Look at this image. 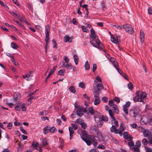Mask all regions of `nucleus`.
I'll use <instances>...</instances> for the list:
<instances>
[{
	"instance_id": "1a4fd4ad",
	"label": "nucleus",
	"mask_w": 152,
	"mask_h": 152,
	"mask_svg": "<svg viewBox=\"0 0 152 152\" xmlns=\"http://www.w3.org/2000/svg\"><path fill=\"white\" fill-rule=\"evenodd\" d=\"M93 99H95L94 104L95 105H98L101 102L100 99L98 96H94Z\"/></svg>"
},
{
	"instance_id": "13d9d810",
	"label": "nucleus",
	"mask_w": 152,
	"mask_h": 152,
	"mask_svg": "<svg viewBox=\"0 0 152 152\" xmlns=\"http://www.w3.org/2000/svg\"><path fill=\"white\" fill-rule=\"evenodd\" d=\"M130 126L131 127L134 129H136L137 127V125L135 123H134L132 124H131L130 125Z\"/></svg>"
},
{
	"instance_id": "7c9ffc66",
	"label": "nucleus",
	"mask_w": 152,
	"mask_h": 152,
	"mask_svg": "<svg viewBox=\"0 0 152 152\" xmlns=\"http://www.w3.org/2000/svg\"><path fill=\"white\" fill-rule=\"evenodd\" d=\"M111 41L113 42L115 44H117L118 42V38L117 37V39H116L114 37H112Z\"/></svg>"
},
{
	"instance_id": "de8ad7c7",
	"label": "nucleus",
	"mask_w": 152,
	"mask_h": 152,
	"mask_svg": "<svg viewBox=\"0 0 152 152\" xmlns=\"http://www.w3.org/2000/svg\"><path fill=\"white\" fill-rule=\"evenodd\" d=\"M102 100L103 102H107L108 101V99L107 97L104 96L102 98Z\"/></svg>"
},
{
	"instance_id": "4c0bfd02",
	"label": "nucleus",
	"mask_w": 152,
	"mask_h": 152,
	"mask_svg": "<svg viewBox=\"0 0 152 152\" xmlns=\"http://www.w3.org/2000/svg\"><path fill=\"white\" fill-rule=\"evenodd\" d=\"M77 122L80 125H82L84 122L83 120L81 118H79L77 120Z\"/></svg>"
},
{
	"instance_id": "6ab92c4d",
	"label": "nucleus",
	"mask_w": 152,
	"mask_h": 152,
	"mask_svg": "<svg viewBox=\"0 0 152 152\" xmlns=\"http://www.w3.org/2000/svg\"><path fill=\"white\" fill-rule=\"evenodd\" d=\"M64 41L65 42H71L72 39H70L69 36L66 35L64 37Z\"/></svg>"
},
{
	"instance_id": "774afa93",
	"label": "nucleus",
	"mask_w": 152,
	"mask_h": 152,
	"mask_svg": "<svg viewBox=\"0 0 152 152\" xmlns=\"http://www.w3.org/2000/svg\"><path fill=\"white\" fill-rule=\"evenodd\" d=\"M146 152H152V149L151 148H146Z\"/></svg>"
},
{
	"instance_id": "bb28decb",
	"label": "nucleus",
	"mask_w": 152,
	"mask_h": 152,
	"mask_svg": "<svg viewBox=\"0 0 152 152\" xmlns=\"http://www.w3.org/2000/svg\"><path fill=\"white\" fill-rule=\"evenodd\" d=\"M96 87L97 88L100 89L101 90L104 88L103 84L102 83H99L97 84Z\"/></svg>"
},
{
	"instance_id": "39448f33",
	"label": "nucleus",
	"mask_w": 152,
	"mask_h": 152,
	"mask_svg": "<svg viewBox=\"0 0 152 152\" xmlns=\"http://www.w3.org/2000/svg\"><path fill=\"white\" fill-rule=\"evenodd\" d=\"M94 117L95 122L97 123V127H101L103 123V122L101 121L100 117L98 116H94Z\"/></svg>"
},
{
	"instance_id": "f704fd0d",
	"label": "nucleus",
	"mask_w": 152,
	"mask_h": 152,
	"mask_svg": "<svg viewBox=\"0 0 152 152\" xmlns=\"http://www.w3.org/2000/svg\"><path fill=\"white\" fill-rule=\"evenodd\" d=\"M31 145L33 148H37L39 145L38 143L37 142H34L31 143Z\"/></svg>"
},
{
	"instance_id": "69168bd1",
	"label": "nucleus",
	"mask_w": 152,
	"mask_h": 152,
	"mask_svg": "<svg viewBox=\"0 0 152 152\" xmlns=\"http://www.w3.org/2000/svg\"><path fill=\"white\" fill-rule=\"evenodd\" d=\"M12 124L11 123H9L7 125V127L9 129H10L12 126Z\"/></svg>"
},
{
	"instance_id": "ddd939ff",
	"label": "nucleus",
	"mask_w": 152,
	"mask_h": 152,
	"mask_svg": "<svg viewBox=\"0 0 152 152\" xmlns=\"http://www.w3.org/2000/svg\"><path fill=\"white\" fill-rule=\"evenodd\" d=\"M145 34L142 30L140 31V39L141 42L143 43L144 41Z\"/></svg>"
},
{
	"instance_id": "6e6d98bb",
	"label": "nucleus",
	"mask_w": 152,
	"mask_h": 152,
	"mask_svg": "<svg viewBox=\"0 0 152 152\" xmlns=\"http://www.w3.org/2000/svg\"><path fill=\"white\" fill-rule=\"evenodd\" d=\"M97 69V66L96 64H93V69H92V71L93 72H94Z\"/></svg>"
},
{
	"instance_id": "a878e982",
	"label": "nucleus",
	"mask_w": 152,
	"mask_h": 152,
	"mask_svg": "<svg viewBox=\"0 0 152 152\" xmlns=\"http://www.w3.org/2000/svg\"><path fill=\"white\" fill-rule=\"evenodd\" d=\"M65 72V69H61L58 72V74L59 75L63 76L64 75V73Z\"/></svg>"
},
{
	"instance_id": "7ed1b4c3",
	"label": "nucleus",
	"mask_w": 152,
	"mask_h": 152,
	"mask_svg": "<svg viewBox=\"0 0 152 152\" xmlns=\"http://www.w3.org/2000/svg\"><path fill=\"white\" fill-rule=\"evenodd\" d=\"M141 145L140 142L138 140L137 141L135 145L134 146L133 148H131V150L134 151L135 152H140L139 148Z\"/></svg>"
},
{
	"instance_id": "393cba45",
	"label": "nucleus",
	"mask_w": 152,
	"mask_h": 152,
	"mask_svg": "<svg viewBox=\"0 0 152 152\" xmlns=\"http://www.w3.org/2000/svg\"><path fill=\"white\" fill-rule=\"evenodd\" d=\"M117 106L116 105H115L112 108V110H113L114 111V112H115L116 113L118 114L119 113V111L117 109Z\"/></svg>"
},
{
	"instance_id": "e2e57ef3",
	"label": "nucleus",
	"mask_w": 152,
	"mask_h": 152,
	"mask_svg": "<svg viewBox=\"0 0 152 152\" xmlns=\"http://www.w3.org/2000/svg\"><path fill=\"white\" fill-rule=\"evenodd\" d=\"M81 125V127L84 129H85L87 127L86 124L84 123V122H83V124H82V125Z\"/></svg>"
},
{
	"instance_id": "4468645a",
	"label": "nucleus",
	"mask_w": 152,
	"mask_h": 152,
	"mask_svg": "<svg viewBox=\"0 0 152 152\" xmlns=\"http://www.w3.org/2000/svg\"><path fill=\"white\" fill-rule=\"evenodd\" d=\"M81 138H82V139L86 143V144L88 145H90L91 144V141L88 139L86 138L83 137L82 136L81 137Z\"/></svg>"
},
{
	"instance_id": "423d86ee",
	"label": "nucleus",
	"mask_w": 152,
	"mask_h": 152,
	"mask_svg": "<svg viewBox=\"0 0 152 152\" xmlns=\"http://www.w3.org/2000/svg\"><path fill=\"white\" fill-rule=\"evenodd\" d=\"M142 132L143 136L145 137H150V136H151L152 135L151 132L148 130H147L145 129H143Z\"/></svg>"
},
{
	"instance_id": "49530a36",
	"label": "nucleus",
	"mask_w": 152,
	"mask_h": 152,
	"mask_svg": "<svg viewBox=\"0 0 152 152\" xmlns=\"http://www.w3.org/2000/svg\"><path fill=\"white\" fill-rule=\"evenodd\" d=\"M20 129L21 132L23 133L24 134H26V131L23 129V127L22 126H20Z\"/></svg>"
},
{
	"instance_id": "864d4df0",
	"label": "nucleus",
	"mask_w": 152,
	"mask_h": 152,
	"mask_svg": "<svg viewBox=\"0 0 152 152\" xmlns=\"http://www.w3.org/2000/svg\"><path fill=\"white\" fill-rule=\"evenodd\" d=\"M128 88L131 90H132L133 88V85L132 83H129L128 85Z\"/></svg>"
},
{
	"instance_id": "c756f323",
	"label": "nucleus",
	"mask_w": 152,
	"mask_h": 152,
	"mask_svg": "<svg viewBox=\"0 0 152 152\" xmlns=\"http://www.w3.org/2000/svg\"><path fill=\"white\" fill-rule=\"evenodd\" d=\"M70 91L73 93H75L76 92L75 88L73 86H71L69 88Z\"/></svg>"
},
{
	"instance_id": "09e8293b",
	"label": "nucleus",
	"mask_w": 152,
	"mask_h": 152,
	"mask_svg": "<svg viewBox=\"0 0 152 152\" xmlns=\"http://www.w3.org/2000/svg\"><path fill=\"white\" fill-rule=\"evenodd\" d=\"M52 42L54 44V45L53 46V48H57V44L56 43V41L55 40L53 39L52 40Z\"/></svg>"
},
{
	"instance_id": "4be33fe9",
	"label": "nucleus",
	"mask_w": 152,
	"mask_h": 152,
	"mask_svg": "<svg viewBox=\"0 0 152 152\" xmlns=\"http://www.w3.org/2000/svg\"><path fill=\"white\" fill-rule=\"evenodd\" d=\"M50 127H45L43 130V133L45 134H47L48 132H50Z\"/></svg>"
},
{
	"instance_id": "c03bdc74",
	"label": "nucleus",
	"mask_w": 152,
	"mask_h": 152,
	"mask_svg": "<svg viewBox=\"0 0 152 152\" xmlns=\"http://www.w3.org/2000/svg\"><path fill=\"white\" fill-rule=\"evenodd\" d=\"M101 4L102 7V10H105L106 9V7H105L104 2L103 1H102Z\"/></svg>"
},
{
	"instance_id": "bf43d9fd",
	"label": "nucleus",
	"mask_w": 152,
	"mask_h": 152,
	"mask_svg": "<svg viewBox=\"0 0 152 152\" xmlns=\"http://www.w3.org/2000/svg\"><path fill=\"white\" fill-rule=\"evenodd\" d=\"M79 87L82 88H84L85 86L84 83L82 82L80 83L79 84Z\"/></svg>"
},
{
	"instance_id": "412c9836",
	"label": "nucleus",
	"mask_w": 152,
	"mask_h": 152,
	"mask_svg": "<svg viewBox=\"0 0 152 152\" xmlns=\"http://www.w3.org/2000/svg\"><path fill=\"white\" fill-rule=\"evenodd\" d=\"M85 69L86 70H89L90 69V65L88 61H86L84 65Z\"/></svg>"
},
{
	"instance_id": "a19ab883",
	"label": "nucleus",
	"mask_w": 152,
	"mask_h": 152,
	"mask_svg": "<svg viewBox=\"0 0 152 152\" xmlns=\"http://www.w3.org/2000/svg\"><path fill=\"white\" fill-rule=\"evenodd\" d=\"M148 141L145 138H144L142 140V143L144 145H147L148 144Z\"/></svg>"
},
{
	"instance_id": "20e7f679",
	"label": "nucleus",
	"mask_w": 152,
	"mask_h": 152,
	"mask_svg": "<svg viewBox=\"0 0 152 152\" xmlns=\"http://www.w3.org/2000/svg\"><path fill=\"white\" fill-rule=\"evenodd\" d=\"M130 102H127L123 106V110L126 115H128L129 114L128 108L130 106Z\"/></svg>"
},
{
	"instance_id": "f3484780",
	"label": "nucleus",
	"mask_w": 152,
	"mask_h": 152,
	"mask_svg": "<svg viewBox=\"0 0 152 152\" xmlns=\"http://www.w3.org/2000/svg\"><path fill=\"white\" fill-rule=\"evenodd\" d=\"M109 114L111 118L112 119V121H115L116 120L115 118L114 117V113H113L112 110L109 109L108 110Z\"/></svg>"
},
{
	"instance_id": "4d7b16f0",
	"label": "nucleus",
	"mask_w": 152,
	"mask_h": 152,
	"mask_svg": "<svg viewBox=\"0 0 152 152\" xmlns=\"http://www.w3.org/2000/svg\"><path fill=\"white\" fill-rule=\"evenodd\" d=\"M42 145L44 146H45L47 144V142L46 141V140L45 139H44L42 142Z\"/></svg>"
},
{
	"instance_id": "b1692460",
	"label": "nucleus",
	"mask_w": 152,
	"mask_h": 152,
	"mask_svg": "<svg viewBox=\"0 0 152 152\" xmlns=\"http://www.w3.org/2000/svg\"><path fill=\"white\" fill-rule=\"evenodd\" d=\"M90 37L93 40L94 39V41L95 42L96 39H98V36L94 34H91Z\"/></svg>"
},
{
	"instance_id": "58836bf2",
	"label": "nucleus",
	"mask_w": 152,
	"mask_h": 152,
	"mask_svg": "<svg viewBox=\"0 0 152 152\" xmlns=\"http://www.w3.org/2000/svg\"><path fill=\"white\" fill-rule=\"evenodd\" d=\"M108 118L106 116H104V115L101 117V120L104 121H108Z\"/></svg>"
},
{
	"instance_id": "f03ea898",
	"label": "nucleus",
	"mask_w": 152,
	"mask_h": 152,
	"mask_svg": "<svg viewBox=\"0 0 152 152\" xmlns=\"http://www.w3.org/2000/svg\"><path fill=\"white\" fill-rule=\"evenodd\" d=\"M123 28L125 29L126 32L131 34H134V31L131 26L128 24H126L123 25Z\"/></svg>"
},
{
	"instance_id": "0e129e2a",
	"label": "nucleus",
	"mask_w": 152,
	"mask_h": 152,
	"mask_svg": "<svg viewBox=\"0 0 152 152\" xmlns=\"http://www.w3.org/2000/svg\"><path fill=\"white\" fill-rule=\"evenodd\" d=\"M57 68V66H55L53 68V69L51 70V71L50 72L51 74H52L56 70Z\"/></svg>"
},
{
	"instance_id": "680f3d73",
	"label": "nucleus",
	"mask_w": 152,
	"mask_h": 152,
	"mask_svg": "<svg viewBox=\"0 0 152 152\" xmlns=\"http://www.w3.org/2000/svg\"><path fill=\"white\" fill-rule=\"evenodd\" d=\"M98 148H100L102 149H104L105 148V147L104 145L102 144H101L98 145Z\"/></svg>"
},
{
	"instance_id": "5701e85b",
	"label": "nucleus",
	"mask_w": 152,
	"mask_h": 152,
	"mask_svg": "<svg viewBox=\"0 0 152 152\" xmlns=\"http://www.w3.org/2000/svg\"><path fill=\"white\" fill-rule=\"evenodd\" d=\"M74 60L76 65H77L78 64L79 58L76 55H74L73 56Z\"/></svg>"
},
{
	"instance_id": "37998d69",
	"label": "nucleus",
	"mask_w": 152,
	"mask_h": 152,
	"mask_svg": "<svg viewBox=\"0 0 152 152\" xmlns=\"http://www.w3.org/2000/svg\"><path fill=\"white\" fill-rule=\"evenodd\" d=\"M11 46L12 47L15 49H17V48L18 47V46L15 43H14L13 42H12L11 43Z\"/></svg>"
},
{
	"instance_id": "603ef678",
	"label": "nucleus",
	"mask_w": 152,
	"mask_h": 152,
	"mask_svg": "<svg viewBox=\"0 0 152 152\" xmlns=\"http://www.w3.org/2000/svg\"><path fill=\"white\" fill-rule=\"evenodd\" d=\"M125 128V127L123 125L121 124L120 125V127L119 128V131H123Z\"/></svg>"
},
{
	"instance_id": "a18cd8bd",
	"label": "nucleus",
	"mask_w": 152,
	"mask_h": 152,
	"mask_svg": "<svg viewBox=\"0 0 152 152\" xmlns=\"http://www.w3.org/2000/svg\"><path fill=\"white\" fill-rule=\"evenodd\" d=\"M15 22L16 23H17L20 26V27H21L23 29H25V27L23 26V25L21 23L19 22L18 21H15Z\"/></svg>"
},
{
	"instance_id": "9b49d317",
	"label": "nucleus",
	"mask_w": 152,
	"mask_h": 152,
	"mask_svg": "<svg viewBox=\"0 0 152 152\" xmlns=\"http://www.w3.org/2000/svg\"><path fill=\"white\" fill-rule=\"evenodd\" d=\"M62 66L65 67L67 69H70L72 68V66L71 64H67L65 65L64 62H62Z\"/></svg>"
},
{
	"instance_id": "8fccbe9b",
	"label": "nucleus",
	"mask_w": 152,
	"mask_h": 152,
	"mask_svg": "<svg viewBox=\"0 0 152 152\" xmlns=\"http://www.w3.org/2000/svg\"><path fill=\"white\" fill-rule=\"evenodd\" d=\"M71 126L75 130L77 129L78 128L77 126L74 124H71Z\"/></svg>"
},
{
	"instance_id": "473e14b6",
	"label": "nucleus",
	"mask_w": 152,
	"mask_h": 152,
	"mask_svg": "<svg viewBox=\"0 0 152 152\" xmlns=\"http://www.w3.org/2000/svg\"><path fill=\"white\" fill-rule=\"evenodd\" d=\"M97 136L99 140L100 138H102L103 137L101 133L99 131L97 132Z\"/></svg>"
},
{
	"instance_id": "ea45409f",
	"label": "nucleus",
	"mask_w": 152,
	"mask_h": 152,
	"mask_svg": "<svg viewBox=\"0 0 152 152\" xmlns=\"http://www.w3.org/2000/svg\"><path fill=\"white\" fill-rule=\"evenodd\" d=\"M148 140L149 144L150 145L152 144V135L150 136V137H148Z\"/></svg>"
},
{
	"instance_id": "6e6552de",
	"label": "nucleus",
	"mask_w": 152,
	"mask_h": 152,
	"mask_svg": "<svg viewBox=\"0 0 152 152\" xmlns=\"http://www.w3.org/2000/svg\"><path fill=\"white\" fill-rule=\"evenodd\" d=\"M136 95L137 96H140V99H142L146 97V94L145 93L141 92L140 91H137L136 92Z\"/></svg>"
},
{
	"instance_id": "f257e3e1",
	"label": "nucleus",
	"mask_w": 152,
	"mask_h": 152,
	"mask_svg": "<svg viewBox=\"0 0 152 152\" xmlns=\"http://www.w3.org/2000/svg\"><path fill=\"white\" fill-rule=\"evenodd\" d=\"M139 111L138 109L133 108L130 110L129 114L131 116L134 118L138 117Z\"/></svg>"
},
{
	"instance_id": "cd10ccee",
	"label": "nucleus",
	"mask_w": 152,
	"mask_h": 152,
	"mask_svg": "<svg viewBox=\"0 0 152 152\" xmlns=\"http://www.w3.org/2000/svg\"><path fill=\"white\" fill-rule=\"evenodd\" d=\"M69 130L70 132L69 135L70 136H72L75 132L73 130L72 128L70 126L69 127Z\"/></svg>"
},
{
	"instance_id": "79ce46f5",
	"label": "nucleus",
	"mask_w": 152,
	"mask_h": 152,
	"mask_svg": "<svg viewBox=\"0 0 152 152\" xmlns=\"http://www.w3.org/2000/svg\"><path fill=\"white\" fill-rule=\"evenodd\" d=\"M116 69L118 72L121 74L122 76H124V73L123 71L118 67L116 68Z\"/></svg>"
},
{
	"instance_id": "2f4dec72",
	"label": "nucleus",
	"mask_w": 152,
	"mask_h": 152,
	"mask_svg": "<svg viewBox=\"0 0 152 152\" xmlns=\"http://www.w3.org/2000/svg\"><path fill=\"white\" fill-rule=\"evenodd\" d=\"M124 137L125 139H128L129 134L127 132H125L123 133Z\"/></svg>"
},
{
	"instance_id": "052dcab7",
	"label": "nucleus",
	"mask_w": 152,
	"mask_h": 152,
	"mask_svg": "<svg viewBox=\"0 0 152 152\" xmlns=\"http://www.w3.org/2000/svg\"><path fill=\"white\" fill-rule=\"evenodd\" d=\"M109 104L110 106H114V103L113 101L112 100H109Z\"/></svg>"
},
{
	"instance_id": "3c124183",
	"label": "nucleus",
	"mask_w": 152,
	"mask_h": 152,
	"mask_svg": "<svg viewBox=\"0 0 152 152\" xmlns=\"http://www.w3.org/2000/svg\"><path fill=\"white\" fill-rule=\"evenodd\" d=\"M113 100L114 101L116 102L117 103H119L120 102L119 98L116 96L114 98Z\"/></svg>"
},
{
	"instance_id": "338daca9",
	"label": "nucleus",
	"mask_w": 152,
	"mask_h": 152,
	"mask_svg": "<svg viewBox=\"0 0 152 152\" xmlns=\"http://www.w3.org/2000/svg\"><path fill=\"white\" fill-rule=\"evenodd\" d=\"M87 137L88 138L90 139L91 140L92 139H94V138L96 137V136L94 137L92 135H88Z\"/></svg>"
},
{
	"instance_id": "e433bc0d",
	"label": "nucleus",
	"mask_w": 152,
	"mask_h": 152,
	"mask_svg": "<svg viewBox=\"0 0 152 152\" xmlns=\"http://www.w3.org/2000/svg\"><path fill=\"white\" fill-rule=\"evenodd\" d=\"M11 61H12L13 64L15 65H17L18 63L17 62L15 61V60L14 59V56H11Z\"/></svg>"
},
{
	"instance_id": "a211bd4d",
	"label": "nucleus",
	"mask_w": 152,
	"mask_h": 152,
	"mask_svg": "<svg viewBox=\"0 0 152 152\" xmlns=\"http://www.w3.org/2000/svg\"><path fill=\"white\" fill-rule=\"evenodd\" d=\"M101 90L99 89L96 88H95L94 90L93 93L94 94V96H98L100 94V91Z\"/></svg>"
},
{
	"instance_id": "0eeeda50",
	"label": "nucleus",
	"mask_w": 152,
	"mask_h": 152,
	"mask_svg": "<svg viewBox=\"0 0 152 152\" xmlns=\"http://www.w3.org/2000/svg\"><path fill=\"white\" fill-rule=\"evenodd\" d=\"M95 42L97 44V47L96 48L99 50H101L103 49L104 48V46L100 42L99 40V39H96L95 40Z\"/></svg>"
},
{
	"instance_id": "5fc2aeb1",
	"label": "nucleus",
	"mask_w": 152,
	"mask_h": 152,
	"mask_svg": "<svg viewBox=\"0 0 152 152\" xmlns=\"http://www.w3.org/2000/svg\"><path fill=\"white\" fill-rule=\"evenodd\" d=\"M81 133L83 135V136L84 137H87V134L86 133V132L84 130H83L81 131Z\"/></svg>"
},
{
	"instance_id": "2eb2a0df",
	"label": "nucleus",
	"mask_w": 152,
	"mask_h": 152,
	"mask_svg": "<svg viewBox=\"0 0 152 152\" xmlns=\"http://www.w3.org/2000/svg\"><path fill=\"white\" fill-rule=\"evenodd\" d=\"M110 131L111 132H114L115 134H118V130L116 129L115 126L113 125L110 128Z\"/></svg>"
},
{
	"instance_id": "c85d7f7f",
	"label": "nucleus",
	"mask_w": 152,
	"mask_h": 152,
	"mask_svg": "<svg viewBox=\"0 0 152 152\" xmlns=\"http://www.w3.org/2000/svg\"><path fill=\"white\" fill-rule=\"evenodd\" d=\"M81 28L83 31L84 32H88L89 31L88 29L87 28V27L86 26H81Z\"/></svg>"
},
{
	"instance_id": "f8f14e48",
	"label": "nucleus",
	"mask_w": 152,
	"mask_h": 152,
	"mask_svg": "<svg viewBox=\"0 0 152 152\" xmlns=\"http://www.w3.org/2000/svg\"><path fill=\"white\" fill-rule=\"evenodd\" d=\"M49 36H45V52H47V48L48 47V45L49 43Z\"/></svg>"
},
{
	"instance_id": "72a5a7b5",
	"label": "nucleus",
	"mask_w": 152,
	"mask_h": 152,
	"mask_svg": "<svg viewBox=\"0 0 152 152\" xmlns=\"http://www.w3.org/2000/svg\"><path fill=\"white\" fill-rule=\"evenodd\" d=\"M91 141L92 142L94 146H96L98 142L95 137L94 138V139H92Z\"/></svg>"
},
{
	"instance_id": "dca6fc26",
	"label": "nucleus",
	"mask_w": 152,
	"mask_h": 152,
	"mask_svg": "<svg viewBox=\"0 0 152 152\" xmlns=\"http://www.w3.org/2000/svg\"><path fill=\"white\" fill-rule=\"evenodd\" d=\"M50 26L48 24L45 27V36H49Z\"/></svg>"
},
{
	"instance_id": "9d476101",
	"label": "nucleus",
	"mask_w": 152,
	"mask_h": 152,
	"mask_svg": "<svg viewBox=\"0 0 152 152\" xmlns=\"http://www.w3.org/2000/svg\"><path fill=\"white\" fill-rule=\"evenodd\" d=\"M76 113L78 116L80 117L83 115V113L82 111V108L78 107L77 109Z\"/></svg>"
},
{
	"instance_id": "aec40b11",
	"label": "nucleus",
	"mask_w": 152,
	"mask_h": 152,
	"mask_svg": "<svg viewBox=\"0 0 152 152\" xmlns=\"http://www.w3.org/2000/svg\"><path fill=\"white\" fill-rule=\"evenodd\" d=\"M133 100L135 102L137 101L142 102H143V100L140 99L139 96H136L134 97L133 98Z\"/></svg>"
},
{
	"instance_id": "c9c22d12",
	"label": "nucleus",
	"mask_w": 152,
	"mask_h": 152,
	"mask_svg": "<svg viewBox=\"0 0 152 152\" xmlns=\"http://www.w3.org/2000/svg\"><path fill=\"white\" fill-rule=\"evenodd\" d=\"M50 132L52 133H54L56 131V128L54 126H52L51 127H50Z\"/></svg>"
}]
</instances>
